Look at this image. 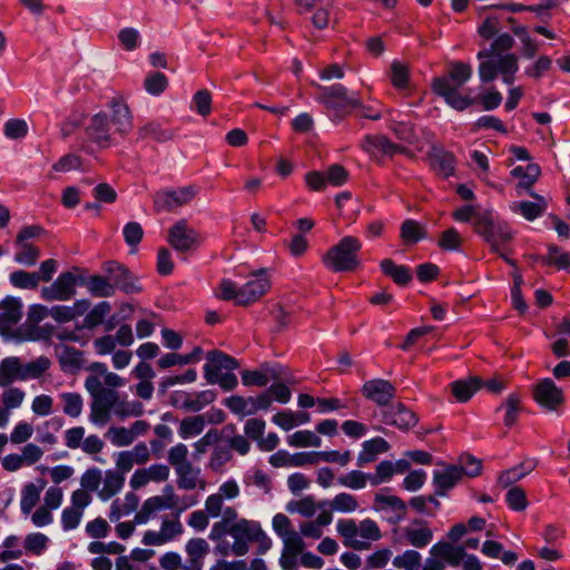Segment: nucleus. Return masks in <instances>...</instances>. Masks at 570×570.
Returning a JSON list of instances; mask_svg holds the SVG:
<instances>
[{
  "instance_id": "1",
  "label": "nucleus",
  "mask_w": 570,
  "mask_h": 570,
  "mask_svg": "<svg viewBox=\"0 0 570 570\" xmlns=\"http://www.w3.org/2000/svg\"><path fill=\"white\" fill-rule=\"evenodd\" d=\"M85 389L91 396L89 421L96 426H105L112 415L126 419L144 413V405L139 401H129L121 397L116 390L102 386L101 380L96 375L86 377Z\"/></svg>"
},
{
  "instance_id": "2",
  "label": "nucleus",
  "mask_w": 570,
  "mask_h": 570,
  "mask_svg": "<svg viewBox=\"0 0 570 570\" xmlns=\"http://www.w3.org/2000/svg\"><path fill=\"white\" fill-rule=\"evenodd\" d=\"M472 67L464 62L451 63L448 75L434 78L432 90L442 97L445 102L455 110L462 111L475 102L469 94H464L462 87L471 79Z\"/></svg>"
},
{
  "instance_id": "3",
  "label": "nucleus",
  "mask_w": 570,
  "mask_h": 570,
  "mask_svg": "<svg viewBox=\"0 0 570 570\" xmlns=\"http://www.w3.org/2000/svg\"><path fill=\"white\" fill-rule=\"evenodd\" d=\"M475 233L498 253L507 263L513 262L503 253L505 245L513 238V232L509 224L493 214L492 210H482L475 215L473 223Z\"/></svg>"
},
{
  "instance_id": "4",
  "label": "nucleus",
  "mask_w": 570,
  "mask_h": 570,
  "mask_svg": "<svg viewBox=\"0 0 570 570\" xmlns=\"http://www.w3.org/2000/svg\"><path fill=\"white\" fill-rule=\"evenodd\" d=\"M50 366L51 361L45 355L29 362H23L18 356H7L0 361V387H8L14 382L38 380Z\"/></svg>"
},
{
  "instance_id": "5",
  "label": "nucleus",
  "mask_w": 570,
  "mask_h": 570,
  "mask_svg": "<svg viewBox=\"0 0 570 570\" xmlns=\"http://www.w3.org/2000/svg\"><path fill=\"white\" fill-rule=\"evenodd\" d=\"M106 271L108 277L90 276L86 286L88 292L95 297H110L115 294L116 288L126 293H136L140 287L132 281L129 272L121 265L110 262L107 264Z\"/></svg>"
},
{
  "instance_id": "6",
  "label": "nucleus",
  "mask_w": 570,
  "mask_h": 570,
  "mask_svg": "<svg viewBox=\"0 0 570 570\" xmlns=\"http://www.w3.org/2000/svg\"><path fill=\"white\" fill-rule=\"evenodd\" d=\"M271 283L264 271L253 274L243 286L230 279H223L216 295L225 301L233 299L237 305H248L258 301L269 288Z\"/></svg>"
},
{
  "instance_id": "7",
  "label": "nucleus",
  "mask_w": 570,
  "mask_h": 570,
  "mask_svg": "<svg viewBox=\"0 0 570 570\" xmlns=\"http://www.w3.org/2000/svg\"><path fill=\"white\" fill-rule=\"evenodd\" d=\"M238 366L236 358L219 351H212L207 354L204 376L209 384H217L225 391H232L238 383L233 373Z\"/></svg>"
},
{
  "instance_id": "8",
  "label": "nucleus",
  "mask_w": 570,
  "mask_h": 570,
  "mask_svg": "<svg viewBox=\"0 0 570 570\" xmlns=\"http://www.w3.org/2000/svg\"><path fill=\"white\" fill-rule=\"evenodd\" d=\"M362 243L354 236L343 237L335 246L323 256L324 265L335 272H351L358 267L357 254Z\"/></svg>"
},
{
  "instance_id": "9",
  "label": "nucleus",
  "mask_w": 570,
  "mask_h": 570,
  "mask_svg": "<svg viewBox=\"0 0 570 570\" xmlns=\"http://www.w3.org/2000/svg\"><path fill=\"white\" fill-rule=\"evenodd\" d=\"M318 94L316 100L323 104L335 117H343L360 107V99L348 94L347 89L340 85L321 86L315 85Z\"/></svg>"
},
{
  "instance_id": "10",
  "label": "nucleus",
  "mask_w": 570,
  "mask_h": 570,
  "mask_svg": "<svg viewBox=\"0 0 570 570\" xmlns=\"http://www.w3.org/2000/svg\"><path fill=\"white\" fill-rule=\"evenodd\" d=\"M518 70V57L514 53H505L484 57L478 71L482 82L493 81L500 75L504 83L511 85Z\"/></svg>"
},
{
  "instance_id": "11",
  "label": "nucleus",
  "mask_w": 570,
  "mask_h": 570,
  "mask_svg": "<svg viewBox=\"0 0 570 570\" xmlns=\"http://www.w3.org/2000/svg\"><path fill=\"white\" fill-rule=\"evenodd\" d=\"M195 504L196 500L191 499L183 507H179L177 513L173 514L171 517H163L159 530L146 531L144 533L141 542L145 546L159 547L178 539L184 533V525L180 521V513L185 509L193 507Z\"/></svg>"
},
{
  "instance_id": "12",
  "label": "nucleus",
  "mask_w": 570,
  "mask_h": 570,
  "mask_svg": "<svg viewBox=\"0 0 570 570\" xmlns=\"http://www.w3.org/2000/svg\"><path fill=\"white\" fill-rule=\"evenodd\" d=\"M226 534L234 539L232 553L236 557L245 556L249 550V543L257 542L261 537H264L259 523L247 519H239L234 522L225 530Z\"/></svg>"
},
{
  "instance_id": "13",
  "label": "nucleus",
  "mask_w": 570,
  "mask_h": 570,
  "mask_svg": "<svg viewBox=\"0 0 570 570\" xmlns=\"http://www.w3.org/2000/svg\"><path fill=\"white\" fill-rule=\"evenodd\" d=\"M372 509L381 513L391 524L400 523L407 513L406 503L401 498L391 494L387 488L374 494Z\"/></svg>"
},
{
  "instance_id": "14",
  "label": "nucleus",
  "mask_w": 570,
  "mask_h": 570,
  "mask_svg": "<svg viewBox=\"0 0 570 570\" xmlns=\"http://www.w3.org/2000/svg\"><path fill=\"white\" fill-rule=\"evenodd\" d=\"M92 502L91 494L85 490H75L70 494V504L62 509L60 515L61 528L65 532L79 527L86 508Z\"/></svg>"
},
{
  "instance_id": "15",
  "label": "nucleus",
  "mask_w": 570,
  "mask_h": 570,
  "mask_svg": "<svg viewBox=\"0 0 570 570\" xmlns=\"http://www.w3.org/2000/svg\"><path fill=\"white\" fill-rule=\"evenodd\" d=\"M167 240L180 254L197 248L202 242L199 234L186 220H179L169 228Z\"/></svg>"
},
{
  "instance_id": "16",
  "label": "nucleus",
  "mask_w": 570,
  "mask_h": 570,
  "mask_svg": "<svg viewBox=\"0 0 570 570\" xmlns=\"http://www.w3.org/2000/svg\"><path fill=\"white\" fill-rule=\"evenodd\" d=\"M77 276L71 272L61 273L49 286L41 288V298L48 302L70 301L76 295Z\"/></svg>"
},
{
  "instance_id": "17",
  "label": "nucleus",
  "mask_w": 570,
  "mask_h": 570,
  "mask_svg": "<svg viewBox=\"0 0 570 570\" xmlns=\"http://www.w3.org/2000/svg\"><path fill=\"white\" fill-rule=\"evenodd\" d=\"M216 394L210 390L199 392L174 391L169 396V403L189 412H199L214 402Z\"/></svg>"
},
{
  "instance_id": "18",
  "label": "nucleus",
  "mask_w": 570,
  "mask_h": 570,
  "mask_svg": "<svg viewBox=\"0 0 570 570\" xmlns=\"http://www.w3.org/2000/svg\"><path fill=\"white\" fill-rule=\"evenodd\" d=\"M196 195L193 186L178 189L164 190L155 195L154 203L157 210L171 212L188 204Z\"/></svg>"
},
{
  "instance_id": "19",
  "label": "nucleus",
  "mask_w": 570,
  "mask_h": 570,
  "mask_svg": "<svg viewBox=\"0 0 570 570\" xmlns=\"http://www.w3.org/2000/svg\"><path fill=\"white\" fill-rule=\"evenodd\" d=\"M535 402L549 411H554L564 402L563 391L551 379L540 380L533 389Z\"/></svg>"
},
{
  "instance_id": "20",
  "label": "nucleus",
  "mask_w": 570,
  "mask_h": 570,
  "mask_svg": "<svg viewBox=\"0 0 570 570\" xmlns=\"http://www.w3.org/2000/svg\"><path fill=\"white\" fill-rule=\"evenodd\" d=\"M401 539L406 544L422 549L432 542L433 531L426 521L414 519L401 529Z\"/></svg>"
},
{
  "instance_id": "21",
  "label": "nucleus",
  "mask_w": 570,
  "mask_h": 570,
  "mask_svg": "<svg viewBox=\"0 0 570 570\" xmlns=\"http://www.w3.org/2000/svg\"><path fill=\"white\" fill-rule=\"evenodd\" d=\"M170 475V469L163 463L151 464L148 468L137 469L130 476L129 484L132 490H138L149 482H166Z\"/></svg>"
},
{
  "instance_id": "22",
  "label": "nucleus",
  "mask_w": 570,
  "mask_h": 570,
  "mask_svg": "<svg viewBox=\"0 0 570 570\" xmlns=\"http://www.w3.org/2000/svg\"><path fill=\"white\" fill-rule=\"evenodd\" d=\"M0 395V428L4 429L9 422L13 410L22 406L26 400V392L18 386L3 387Z\"/></svg>"
},
{
  "instance_id": "23",
  "label": "nucleus",
  "mask_w": 570,
  "mask_h": 570,
  "mask_svg": "<svg viewBox=\"0 0 570 570\" xmlns=\"http://www.w3.org/2000/svg\"><path fill=\"white\" fill-rule=\"evenodd\" d=\"M362 393L377 405H386L395 396V387L386 380L374 379L364 383Z\"/></svg>"
},
{
  "instance_id": "24",
  "label": "nucleus",
  "mask_w": 570,
  "mask_h": 570,
  "mask_svg": "<svg viewBox=\"0 0 570 570\" xmlns=\"http://www.w3.org/2000/svg\"><path fill=\"white\" fill-rule=\"evenodd\" d=\"M383 422L385 424L396 426L402 431H407L415 426L417 417L415 413L405 405L397 403L391 405L383 412Z\"/></svg>"
},
{
  "instance_id": "25",
  "label": "nucleus",
  "mask_w": 570,
  "mask_h": 570,
  "mask_svg": "<svg viewBox=\"0 0 570 570\" xmlns=\"http://www.w3.org/2000/svg\"><path fill=\"white\" fill-rule=\"evenodd\" d=\"M363 150L368 153L372 157L379 158L382 156H393L403 151V148L392 142L385 136H366L362 144Z\"/></svg>"
},
{
  "instance_id": "26",
  "label": "nucleus",
  "mask_w": 570,
  "mask_h": 570,
  "mask_svg": "<svg viewBox=\"0 0 570 570\" xmlns=\"http://www.w3.org/2000/svg\"><path fill=\"white\" fill-rule=\"evenodd\" d=\"M109 107L112 111L110 122L115 126V131L125 135L132 128V116L128 105L121 97H115L109 102Z\"/></svg>"
},
{
  "instance_id": "27",
  "label": "nucleus",
  "mask_w": 570,
  "mask_h": 570,
  "mask_svg": "<svg viewBox=\"0 0 570 570\" xmlns=\"http://www.w3.org/2000/svg\"><path fill=\"white\" fill-rule=\"evenodd\" d=\"M187 560L184 570H203L204 559L209 553V544L203 538H194L187 541L185 547Z\"/></svg>"
},
{
  "instance_id": "28",
  "label": "nucleus",
  "mask_w": 570,
  "mask_h": 570,
  "mask_svg": "<svg viewBox=\"0 0 570 570\" xmlns=\"http://www.w3.org/2000/svg\"><path fill=\"white\" fill-rule=\"evenodd\" d=\"M111 122L104 112L96 114L91 117L87 126V135L98 145L109 146L111 134Z\"/></svg>"
},
{
  "instance_id": "29",
  "label": "nucleus",
  "mask_w": 570,
  "mask_h": 570,
  "mask_svg": "<svg viewBox=\"0 0 570 570\" xmlns=\"http://www.w3.org/2000/svg\"><path fill=\"white\" fill-rule=\"evenodd\" d=\"M125 475L121 472L109 469L101 472V488L98 490V498L108 501L118 494L125 485Z\"/></svg>"
},
{
  "instance_id": "30",
  "label": "nucleus",
  "mask_w": 570,
  "mask_h": 570,
  "mask_svg": "<svg viewBox=\"0 0 570 570\" xmlns=\"http://www.w3.org/2000/svg\"><path fill=\"white\" fill-rule=\"evenodd\" d=\"M22 317V304L18 298L6 297L0 302V330H10Z\"/></svg>"
},
{
  "instance_id": "31",
  "label": "nucleus",
  "mask_w": 570,
  "mask_h": 570,
  "mask_svg": "<svg viewBox=\"0 0 570 570\" xmlns=\"http://www.w3.org/2000/svg\"><path fill=\"white\" fill-rule=\"evenodd\" d=\"M530 195L535 199V202H514L511 204L510 208L513 213L520 214L525 219L534 220L546 213L548 202L543 196L538 194L530 193Z\"/></svg>"
},
{
  "instance_id": "32",
  "label": "nucleus",
  "mask_w": 570,
  "mask_h": 570,
  "mask_svg": "<svg viewBox=\"0 0 570 570\" xmlns=\"http://www.w3.org/2000/svg\"><path fill=\"white\" fill-rule=\"evenodd\" d=\"M462 478V470L459 465H444L433 473V483L436 487V494L443 495L452 489Z\"/></svg>"
},
{
  "instance_id": "33",
  "label": "nucleus",
  "mask_w": 570,
  "mask_h": 570,
  "mask_svg": "<svg viewBox=\"0 0 570 570\" xmlns=\"http://www.w3.org/2000/svg\"><path fill=\"white\" fill-rule=\"evenodd\" d=\"M90 302L78 299L71 306L56 305L50 307V317L58 323L70 322L88 312Z\"/></svg>"
},
{
  "instance_id": "34",
  "label": "nucleus",
  "mask_w": 570,
  "mask_h": 570,
  "mask_svg": "<svg viewBox=\"0 0 570 570\" xmlns=\"http://www.w3.org/2000/svg\"><path fill=\"white\" fill-rule=\"evenodd\" d=\"M358 524L353 519H340L336 523L337 533L344 539V544L356 550L367 549V543L358 538Z\"/></svg>"
},
{
  "instance_id": "35",
  "label": "nucleus",
  "mask_w": 570,
  "mask_h": 570,
  "mask_svg": "<svg viewBox=\"0 0 570 570\" xmlns=\"http://www.w3.org/2000/svg\"><path fill=\"white\" fill-rule=\"evenodd\" d=\"M430 554L432 557H438L444 563L458 567L464 557V548L440 541L432 546Z\"/></svg>"
},
{
  "instance_id": "36",
  "label": "nucleus",
  "mask_w": 570,
  "mask_h": 570,
  "mask_svg": "<svg viewBox=\"0 0 570 570\" xmlns=\"http://www.w3.org/2000/svg\"><path fill=\"white\" fill-rule=\"evenodd\" d=\"M333 521V515L331 511L323 510L321 513L316 515L315 520L304 521L299 524V535L303 539L312 538L320 539L324 533V528L330 525Z\"/></svg>"
},
{
  "instance_id": "37",
  "label": "nucleus",
  "mask_w": 570,
  "mask_h": 570,
  "mask_svg": "<svg viewBox=\"0 0 570 570\" xmlns=\"http://www.w3.org/2000/svg\"><path fill=\"white\" fill-rule=\"evenodd\" d=\"M273 530L282 539L283 543H289L296 548L303 540L298 532L292 528V522L287 515L277 513L273 517Z\"/></svg>"
},
{
  "instance_id": "38",
  "label": "nucleus",
  "mask_w": 570,
  "mask_h": 570,
  "mask_svg": "<svg viewBox=\"0 0 570 570\" xmlns=\"http://www.w3.org/2000/svg\"><path fill=\"white\" fill-rule=\"evenodd\" d=\"M390 450V444L383 438H374L362 444V451L357 455V465L364 466L376 460L379 454Z\"/></svg>"
},
{
  "instance_id": "39",
  "label": "nucleus",
  "mask_w": 570,
  "mask_h": 570,
  "mask_svg": "<svg viewBox=\"0 0 570 570\" xmlns=\"http://www.w3.org/2000/svg\"><path fill=\"white\" fill-rule=\"evenodd\" d=\"M323 510L330 511L326 507H322V501H316L314 497L306 495L299 500H292L286 504V511L289 513H297L303 518H312Z\"/></svg>"
},
{
  "instance_id": "40",
  "label": "nucleus",
  "mask_w": 570,
  "mask_h": 570,
  "mask_svg": "<svg viewBox=\"0 0 570 570\" xmlns=\"http://www.w3.org/2000/svg\"><path fill=\"white\" fill-rule=\"evenodd\" d=\"M46 487V481L39 479L37 483H26L21 489L20 510L23 514H30L37 505L40 494Z\"/></svg>"
},
{
  "instance_id": "41",
  "label": "nucleus",
  "mask_w": 570,
  "mask_h": 570,
  "mask_svg": "<svg viewBox=\"0 0 570 570\" xmlns=\"http://www.w3.org/2000/svg\"><path fill=\"white\" fill-rule=\"evenodd\" d=\"M322 507H326L332 514L333 512L353 513L360 509V502L353 494L340 492L331 500H322Z\"/></svg>"
},
{
  "instance_id": "42",
  "label": "nucleus",
  "mask_w": 570,
  "mask_h": 570,
  "mask_svg": "<svg viewBox=\"0 0 570 570\" xmlns=\"http://www.w3.org/2000/svg\"><path fill=\"white\" fill-rule=\"evenodd\" d=\"M540 173V167L537 164H528L525 167L517 166L513 168L511 175L520 179L517 185L518 193L521 194L523 190H529L539 178Z\"/></svg>"
},
{
  "instance_id": "43",
  "label": "nucleus",
  "mask_w": 570,
  "mask_h": 570,
  "mask_svg": "<svg viewBox=\"0 0 570 570\" xmlns=\"http://www.w3.org/2000/svg\"><path fill=\"white\" fill-rule=\"evenodd\" d=\"M430 161L433 170L442 177H450L454 174L455 158L452 154L435 150L430 155Z\"/></svg>"
},
{
  "instance_id": "44",
  "label": "nucleus",
  "mask_w": 570,
  "mask_h": 570,
  "mask_svg": "<svg viewBox=\"0 0 570 570\" xmlns=\"http://www.w3.org/2000/svg\"><path fill=\"white\" fill-rule=\"evenodd\" d=\"M482 386V381L478 376H472L468 380H459L454 381L451 384V391L454 395V397L459 402H466L469 401L472 395L480 390Z\"/></svg>"
},
{
  "instance_id": "45",
  "label": "nucleus",
  "mask_w": 570,
  "mask_h": 570,
  "mask_svg": "<svg viewBox=\"0 0 570 570\" xmlns=\"http://www.w3.org/2000/svg\"><path fill=\"white\" fill-rule=\"evenodd\" d=\"M177 484L179 489L193 490L199 481L200 470L193 466L190 462L175 468Z\"/></svg>"
},
{
  "instance_id": "46",
  "label": "nucleus",
  "mask_w": 570,
  "mask_h": 570,
  "mask_svg": "<svg viewBox=\"0 0 570 570\" xmlns=\"http://www.w3.org/2000/svg\"><path fill=\"white\" fill-rule=\"evenodd\" d=\"M17 252L14 254V262L24 266H33L40 257V249L32 243H20L16 240Z\"/></svg>"
},
{
  "instance_id": "47",
  "label": "nucleus",
  "mask_w": 570,
  "mask_h": 570,
  "mask_svg": "<svg viewBox=\"0 0 570 570\" xmlns=\"http://www.w3.org/2000/svg\"><path fill=\"white\" fill-rule=\"evenodd\" d=\"M380 265L382 272L399 285H406L412 278L407 267L403 265H396L390 258L383 259Z\"/></svg>"
},
{
  "instance_id": "48",
  "label": "nucleus",
  "mask_w": 570,
  "mask_h": 570,
  "mask_svg": "<svg viewBox=\"0 0 570 570\" xmlns=\"http://www.w3.org/2000/svg\"><path fill=\"white\" fill-rule=\"evenodd\" d=\"M206 422L203 415L188 416L180 421L178 434L181 439L188 440L202 434Z\"/></svg>"
},
{
  "instance_id": "49",
  "label": "nucleus",
  "mask_w": 570,
  "mask_h": 570,
  "mask_svg": "<svg viewBox=\"0 0 570 570\" xmlns=\"http://www.w3.org/2000/svg\"><path fill=\"white\" fill-rule=\"evenodd\" d=\"M400 236L405 244H415L426 237V232L419 222L406 219L401 225Z\"/></svg>"
},
{
  "instance_id": "50",
  "label": "nucleus",
  "mask_w": 570,
  "mask_h": 570,
  "mask_svg": "<svg viewBox=\"0 0 570 570\" xmlns=\"http://www.w3.org/2000/svg\"><path fill=\"white\" fill-rule=\"evenodd\" d=\"M222 520L213 524L209 533V539L213 541L219 540L225 535V530L234 522L238 521V513L233 507H227L222 511Z\"/></svg>"
},
{
  "instance_id": "51",
  "label": "nucleus",
  "mask_w": 570,
  "mask_h": 570,
  "mask_svg": "<svg viewBox=\"0 0 570 570\" xmlns=\"http://www.w3.org/2000/svg\"><path fill=\"white\" fill-rule=\"evenodd\" d=\"M59 399L62 403V411L67 416L76 419L81 415L83 400L79 393L62 392L59 394Z\"/></svg>"
},
{
  "instance_id": "52",
  "label": "nucleus",
  "mask_w": 570,
  "mask_h": 570,
  "mask_svg": "<svg viewBox=\"0 0 570 570\" xmlns=\"http://www.w3.org/2000/svg\"><path fill=\"white\" fill-rule=\"evenodd\" d=\"M514 45V39L509 33L499 35L493 42L491 43L489 49H484L478 52V59H483L484 57L503 55V52L509 51Z\"/></svg>"
},
{
  "instance_id": "53",
  "label": "nucleus",
  "mask_w": 570,
  "mask_h": 570,
  "mask_svg": "<svg viewBox=\"0 0 570 570\" xmlns=\"http://www.w3.org/2000/svg\"><path fill=\"white\" fill-rule=\"evenodd\" d=\"M12 286L22 289H35L40 282V275L37 272L14 271L9 276Z\"/></svg>"
},
{
  "instance_id": "54",
  "label": "nucleus",
  "mask_w": 570,
  "mask_h": 570,
  "mask_svg": "<svg viewBox=\"0 0 570 570\" xmlns=\"http://www.w3.org/2000/svg\"><path fill=\"white\" fill-rule=\"evenodd\" d=\"M533 466L532 462L520 463L514 468L503 471L500 474L498 482L504 488L512 485L529 474Z\"/></svg>"
},
{
  "instance_id": "55",
  "label": "nucleus",
  "mask_w": 570,
  "mask_h": 570,
  "mask_svg": "<svg viewBox=\"0 0 570 570\" xmlns=\"http://www.w3.org/2000/svg\"><path fill=\"white\" fill-rule=\"evenodd\" d=\"M392 85L400 90L407 89L410 85V68L406 63L394 60L390 67Z\"/></svg>"
},
{
  "instance_id": "56",
  "label": "nucleus",
  "mask_w": 570,
  "mask_h": 570,
  "mask_svg": "<svg viewBox=\"0 0 570 570\" xmlns=\"http://www.w3.org/2000/svg\"><path fill=\"white\" fill-rule=\"evenodd\" d=\"M370 478L371 474L364 473L360 470H353L340 475L337 483L351 490H361L366 487L367 482H370Z\"/></svg>"
},
{
  "instance_id": "57",
  "label": "nucleus",
  "mask_w": 570,
  "mask_h": 570,
  "mask_svg": "<svg viewBox=\"0 0 570 570\" xmlns=\"http://www.w3.org/2000/svg\"><path fill=\"white\" fill-rule=\"evenodd\" d=\"M287 443L293 448H318L322 444V440L314 432L302 430L288 435Z\"/></svg>"
},
{
  "instance_id": "58",
  "label": "nucleus",
  "mask_w": 570,
  "mask_h": 570,
  "mask_svg": "<svg viewBox=\"0 0 570 570\" xmlns=\"http://www.w3.org/2000/svg\"><path fill=\"white\" fill-rule=\"evenodd\" d=\"M139 136L142 139H153L158 142H165L173 138L169 129L163 128L157 122H148L139 128Z\"/></svg>"
},
{
  "instance_id": "59",
  "label": "nucleus",
  "mask_w": 570,
  "mask_h": 570,
  "mask_svg": "<svg viewBox=\"0 0 570 570\" xmlns=\"http://www.w3.org/2000/svg\"><path fill=\"white\" fill-rule=\"evenodd\" d=\"M226 405L234 414L239 415L240 417L255 414L252 397L233 395L227 400Z\"/></svg>"
},
{
  "instance_id": "60",
  "label": "nucleus",
  "mask_w": 570,
  "mask_h": 570,
  "mask_svg": "<svg viewBox=\"0 0 570 570\" xmlns=\"http://www.w3.org/2000/svg\"><path fill=\"white\" fill-rule=\"evenodd\" d=\"M110 303L106 301L98 303L92 309H90L87 313L83 320V327L91 330L100 325L104 322L105 317L110 313Z\"/></svg>"
},
{
  "instance_id": "61",
  "label": "nucleus",
  "mask_w": 570,
  "mask_h": 570,
  "mask_svg": "<svg viewBox=\"0 0 570 570\" xmlns=\"http://www.w3.org/2000/svg\"><path fill=\"white\" fill-rule=\"evenodd\" d=\"M246 485H253L264 493H268L272 489V480L267 473L261 469H252L244 476Z\"/></svg>"
},
{
  "instance_id": "62",
  "label": "nucleus",
  "mask_w": 570,
  "mask_h": 570,
  "mask_svg": "<svg viewBox=\"0 0 570 570\" xmlns=\"http://www.w3.org/2000/svg\"><path fill=\"white\" fill-rule=\"evenodd\" d=\"M393 566L402 570H417L422 563V556L415 550H405L393 559Z\"/></svg>"
},
{
  "instance_id": "63",
  "label": "nucleus",
  "mask_w": 570,
  "mask_h": 570,
  "mask_svg": "<svg viewBox=\"0 0 570 570\" xmlns=\"http://www.w3.org/2000/svg\"><path fill=\"white\" fill-rule=\"evenodd\" d=\"M305 543L301 540V544L296 548L289 543H284V549L279 559V564L283 570H294L297 566V556L303 552Z\"/></svg>"
},
{
  "instance_id": "64",
  "label": "nucleus",
  "mask_w": 570,
  "mask_h": 570,
  "mask_svg": "<svg viewBox=\"0 0 570 570\" xmlns=\"http://www.w3.org/2000/svg\"><path fill=\"white\" fill-rule=\"evenodd\" d=\"M167 87L168 78L161 72H153L144 81L145 90L153 96L161 95Z\"/></svg>"
}]
</instances>
